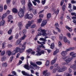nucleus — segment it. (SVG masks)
Segmentation results:
<instances>
[{
    "label": "nucleus",
    "mask_w": 76,
    "mask_h": 76,
    "mask_svg": "<svg viewBox=\"0 0 76 76\" xmlns=\"http://www.w3.org/2000/svg\"><path fill=\"white\" fill-rule=\"evenodd\" d=\"M30 64H31V65L30 66H29L28 65V64H26L24 66V67L25 69H27V70H29L30 69V68L32 69H34V67L33 66H34V67L36 69H39V67L38 66H37L36 64L35 63H33L32 62V61L30 62Z\"/></svg>",
    "instance_id": "f257e3e1"
},
{
    "label": "nucleus",
    "mask_w": 76,
    "mask_h": 76,
    "mask_svg": "<svg viewBox=\"0 0 76 76\" xmlns=\"http://www.w3.org/2000/svg\"><path fill=\"white\" fill-rule=\"evenodd\" d=\"M37 31H38L37 33L38 36L41 35V32L42 33V35H43V36H47V34L45 32V30L44 29H42L41 27L38 28Z\"/></svg>",
    "instance_id": "f03ea898"
},
{
    "label": "nucleus",
    "mask_w": 76,
    "mask_h": 76,
    "mask_svg": "<svg viewBox=\"0 0 76 76\" xmlns=\"http://www.w3.org/2000/svg\"><path fill=\"white\" fill-rule=\"evenodd\" d=\"M62 59L64 61H65L66 63H69L71 62V61L72 60V58H70L69 56L63 57H62Z\"/></svg>",
    "instance_id": "7ed1b4c3"
},
{
    "label": "nucleus",
    "mask_w": 76,
    "mask_h": 76,
    "mask_svg": "<svg viewBox=\"0 0 76 76\" xmlns=\"http://www.w3.org/2000/svg\"><path fill=\"white\" fill-rule=\"evenodd\" d=\"M26 37V35H25V34H24L21 39H18V40L17 41V42L15 43V45H19V44L21 42L22 40L25 39Z\"/></svg>",
    "instance_id": "20e7f679"
},
{
    "label": "nucleus",
    "mask_w": 76,
    "mask_h": 76,
    "mask_svg": "<svg viewBox=\"0 0 76 76\" xmlns=\"http://www.w3.org/2000/svg\"><path fill=\"white\" fill-rule=\"evenodd\" d=\"M67 69V67L65 66H64L61 68L60 66H58L57 67V70L58 72H64Z\"/></svg>",
    "instance_id": "39448f33"
},
{
    "label": "nucleus",
    "mask_w": 76,
    "mask_h": 76,
    "mask_svg": "<svg viewBox=\"0 0 76 76\" xmlns=\"http://www.w3.org/2000/svg\"><path fill=\"white\" fill-rule=\"evenodd\" d=\"M18 15L20 18H22L24 16V11L22 10V8H20V10L18 13Z\"/></svg>",
    "instance_id": "423d86ee"
},
{
    "label": "nucleus",
    "mask_w": 76,
    "mask_h": 76,
    "mask_svg": "<svg viewBox=\"0 0 76 76\" xmlns=\"http://www.w3.org/2000/svg\"><path fill=\"white\" fill-rule=\"evenodd\" d=\"M37 50H36V52H37V53L35 55V56H41V55L42 54H44V50H42L40 52H39V51L41 50V49H40V48H37Z\"/></svg>",
    "instance_id": "0eeeda50"
},
{
    "label": "nucleus",
    "mask_w": 76,
    "mask_h": 76,
    "mask_svg": "<svg viewBox=\"0 0 76 76\" xmlns=\"http://www.w3.org/2000/svg\"><path fill=\"white\" fill-rule=\"evenodd\" d=\"M33 16H34V15H33L32 14H27L25 15V19L28 18L29 19H32Z\"/></svg>",
    "instance_id": "6e6552de"
},
{
    "label": "nucleus",
    "mask_w": 76,
    "mask_h": 76,
    "mask_svg": "<svg viewBox=\"0 0 76 76\" xmlns=\"http://www.w3.org/2000/svg\"><path fill=\"white\" fill-rule=\"evenodd\" d=\"M63 40L65 43L67 42V43H68V44H70V41L67 39V38H66V37L64 36L63 37Z\"/></svg>",
    "instance_id": "1a4fd4ad"
},
{
    "label": "nucleus",
    "mask_w": 76,
    "mask_h": 76,
    "mask_svg": "<svg viewBox=\"0 0 76 76\" xmlns=\"http://www.w3.org/2000/svg\"><path fill=\"white\" fill-rule=\"evenodd\" d=\"M26 47L24 45H22L21 49L20 50V53H22L23 51H24V50H25V48Z\"/></svg>",
    "instance_id": "9d476101"
},
{
    "label": "nucleus",
    "mask_w": 76,
    "mask_h": 76,
    "mask_svg": "<svg viewBox=\"0 0 76 76\" xmlns=\"http://www.w3.org/2000/svg\"><path fill=\"white\" fill-rule=\"evenodd\" d=\"M47 24V20H44L43 21L41 24V26L42 27H43L44 26Z\"/></svg>",
    "instance_id": "9b49d317"
},
{
    "label": "nucleus",
    "mask_w": 76,
    "mask_h": 76,
    "mask_svg": "<svg viewBox=\"0 0 76 76\" xmlns=\"http://www.w3.org/2000/svg\"><path fill=\"white\" fill-rule=\"evenodd\" d=\"M32 50L31 49H29L27 50L26 51L27 52V53H31V54H33V55H34V54H35V52L34 51L32 52Z\"/></svg>",
    "instance_id": "f8f14e48"
},
{
    "label": "nucleus",
    "mask_w": 76,
    "mask_h": 76,
    "mask_svg": "<svg viewBox=\"0 0 76 76\" xmlns=\"http://www.w3.org/2000/svg\"><path fill=\"white\" fill-rule=\"evenodd\" d=\"M69 55L72 57H76V53H75L74 52H72L70 53Z\"/></svg>",
    "instance_id": "ddd939ff"
},
{
    "label": "nucleus",
    "mask_w": 76,
    "mask_h": 76,
    "mask_svg": "<svg viewBox=\"0 0 76 76\" xmlns=\"http://www.w3.org/2000/svg\"><path fill=\"white\" fill-rule=\"evenodd\" d=\"M57 57H56L54 58V59L52 60L51 62V65H53L55 63H56V60H57Z\"/></svg>",
    "instance_id": "4468645a"
},
{
    "label": "nucleus",
    "mask_w": 76,
    "mask_h": 76,
    "mask_svg": "<svg viewBox=\"0 0 76 76\" xmlns=\"http://www.w3.org/2000/svg\"><path fill=\"white\" fill-rule=\"evenodd\" d=\"M31 10L33 11V13L34 15H37V10L35 9H33L32 8L30 9Z\"/></svg>",
    "instance_id": "2eb2a0df"
},
{
    "label": "nucleus",
    "mask_w": 76,
    "mask_h": 76,
    "mask_svg": "<svg viewBox=\"0 0 76 76\" xmlns=\"http://www.w3.org/2000/svg\"><path fill=\"white\" fill-rule=\"evenodd\" d=\"M70 68L72 69L73 70H76V65L73 64L70 66Z\"/></svg>",
    "instance_id": "dca6fc26"
},
{
    "label": "nucleus",
    "mask_w": 76,
    "mask_h": 76,
    "mask_svg": "<svg viewBox=\"0 0 76 76\" xmlns=\"http://www.w3.org/2000/svg\"><path fill=\"white\" fill-rule=\"evenodd\" d=\"M48 38V37H45L44 38H41L39 39V40L40 41H44V42H46V41H47V40H46V38Z\"/></svg>",
    "instance_id": "f3484780"
},
{
    "label": "nucleus",
    "mask_w": 76,
    "mask_h": 76,
    "mask_svg": "<svg viewBox=\"0 0 76 76\" xmlns=\"http://www.w3.org/2000/svg\"><path fill=\"white\" fill-rule=\"evenodd\" d=\"M18 26L19 27V29H21L23 25L22 23L20 22L18 24Z\"/></svg>",
    "instance_id": "a211bd4d"
},
{
    "label": "nucleus",
    "mask_w": 76,
    "mask_h": 76,
    "mask_svg": "<svg viewBox=\"0 0 76 76\" xmlns=\"http://www.w3.org/2000/svg\"><path fill=\"white\" fill-rule=\"evenodd\" d=\"M4 23H5V21L4 20H2L0 22V26H3V25H4Z\"/></svg>",
    "instance_id": "6ab92c4d"
},
{
    "label": "nucleus",
    "mask_w": 76,
    "mask_h": 76,
    "mask_svg": "<svg viewBox=\"0 0 76 76\" xmlns=\"http://www.w3.org/2000/svg\"><path fill=\"white\" fill-rule=\"evenodd\" d=\"M61 55L63 56H65L67 54V52L66 51H62L61 53Z\"/></svg>",
    "instance_id": "aec40b11"
},
{
    "label": "nucleus",
    "mask_w": 76,
    "mask_h": 76,
    "mask_svg": "<svg viewBox=\"0 0 76 76\" xmlns=\"http://www.w3.org/2000/svg\"><path fill=\"white\" fill-rule=\"evenodd\" d=\"M58 52H59V50L58 49H56L55 51H54L53 54V55H56L57 54Z\"/></svg>",
    "instance_id": "412c9836"
},
{
    "label": "nucleus",
    "mask_w": 76,
    "mask_h": 76,
    "mask_svg": "<svg viewBox=\"0 0 76 76\" xmlns=\"http://www.w3.org/2000/svg\"><path fill=\"white\" fill-rule=\"evenodd\" d=\"M12 11L13 13H18V10L15 8H14L12 9Z\"/></svg>",
    "instance_id": "4be33fe9"
},
{
    "label": "nucleus",
    "mask_w": 76,
    "mask_h": 76,
    "mask_svg": "<svg viewBox=\"0 0 76 76\" xmlns=\"http://www.w3.org/2000/svg\"><path fill=\"white\" fill-rule=\"evenodd\" d=\"M7 15L6 13H5L3 14L2 17V19H4V18H6L7 17Z\"/></svg>",
    "instance_id": "5701e85b"
},
{
    "label": "nucleus",
    "mask_w": 76,
    "mask_h": 76,
    "mask_svg": "<svg viewBox=\"0 0 76 76\" xmlns=\"http://www.w3.org/2000/svg\"><path fill=\"white\" fill-rule=\"evenodd\" d=\"M31 6H32V4L31 2V1H30L28 0V6L29 7V8H30L31 7Z\"/></svg>",
    "instance_id": "b1692460"
},
{
    "label": "nucleus",
    "mask_w": 76,
    "mask_h": 76,
    "mask_svg": "<svg viewBox=\"0 0 76 76\" xmlns=\"http://www.w3.org/2000/svg\"><path fill=\"white\" fill-rule=\"evenodd\" d=\"M50 64V62H49V61L47 60L46 61L45 65L46 66H48Z\"/></svg>",
    "instance_id": "393cba45"
},
{
    "label": "nucleus",
    "mask_w": 76,
    "mask_h": 76,
    "mask_svg": "<svg viewBox=\"0 0 76 76\" xmlns=\"http://www.w3.org/2000/svg\"><path fill=\"white\" fill-rule=\"evenodd\" d=\"M20 49L19 47H17L15 49V50L16 51V52L18 53L20 51Z\"/></svg>",
    "instance_id": "a878e982"
},
{
    "label": "nucleus",
    "mask_w": 76,
    "mask_h": 76,
    "mask_svg": "<svg viewBox=\"0 0 76 76\" xmlns=\"http://www.w3.org/2000/svg\"><path fill=\"white\" fill-rule=\"evenodd\" d=\"M31 26V24H30L29 23L27 24L26 26V29H28V28Z\"/></svg>",
    "instance_id": "bb28decb"
},
{
    "label": "nucleus",
    "mask_w": 76,
    "mask_h": 76,
    "mask_svg": "<svg viewBox=\"0 0 76 76\" xmlns=\"http://www.w3.org/2000/svg\"><path fill=\"white\" fill-rule=\"evenodd\" d=\"M63 34H60L59 36V39L61 40L63 39Z\"/></svg>",
    "instance_id": "cd10ccee"
},
{
    "label": "nucleus",
    "mask_w": 76,
    "mask_h": 76,
    "mask_svg": "<svg viewBox=\"0 0 76 76\" xmlns=\"http://www.w3.org/2000/svg\"><path fill=\"white\" fill-rule=\"evenodd\" d=\"M54 48V43H52L50 47V48H51V49H53Z\"/></svg>",
    "instance_id": "c85d7f7f"
},
{
    "label": "nucleus",
    "mask_w": 76,
    "mask_h": 76,
    "mask_svg": "<svg viewBox=\"0 0 76 76\" xmlns=\"http://www.w3.org/2000/svg\"><path fill=\"white\" fill-rule=\"evenodd\" d=\"M7 18L8 19L12 20L13 19V17L11 15H9L8 16Z\"/></svg>",
    "instance_id": "c756f323"
},
{
    "label": "nucleus",
    "mask_w": 76,
    "mask_h": 76,
    "mask_svg": "<svg viewBox=\"0 0 76 76\" xmlns=\"http://www.w3.org/2000/svg\"><path fill=\"white\" fill-rule=\"evenodd\" d=\"M47 18L48 19H50L51 18V14L50 13H48L47 15Z\"/></svg>",
    "instance_id": "7c9ffc66"
},
{
    "label": "nucleus",
    "mask_w": 76,
    "mask_h": 76,
    "mask_svg": "<svg viewBox=\"0 0 76 76\" xmlns=\"http://www.w3.org/2000/svg\"><path fill=\"white\" fill-rule=\"evenodd\" d=\"M66 35L67 37H68L70 38H72V36H71V34H70V33H68L66 34Z\"/></svg>",
    "instance_id": "2f4dec72"
},
{
    "label": "nucleus",
    "mask_w": 76,
    "mask_h": 76,
    "mask_svg": "<svg viewBox=\"0 0 76 76\" xmlns=\"http://www.w3.org/2000/svg\"><path fill=\"white\" fill-rule=\"evenodd\" d=\"M16 53H17V52H16V51H15V50H14L12 51V56L15 55V54H16Z\"/></svg>",
    "instance_id": "473e14b6"
},
{
    "label": "nucleus",
    "mask_w": 76,
    "mask_h": 76,
    "mask_svg": "<svg viewBox=\"0 0 76 76\" xmlns=\"http://www.w3.org/2000/svg\"><path fill=\"white\" fill-rule=\"evenodd\" d=\"M26 32H27V31H26V29H23V35H25V34H26Z\"/></svg>",
    "instance_id": "72a5a7b5"
},
{
    "label": "nucleus",
    "mask_w": 76,
    "mask_h": 76,
    "mask_svg": "<svg viewBox=\"0 0 76 76\" xmlns=\"http://www.w3.org/2000/svg\"><path fill=\"white\" fill-rule=\"evenodd\" d=\"M42 21V19L40 18L37 20V23H41Z\"/></svg>",
    "instance_id": "f704fd0d"
},
{
    "label": "nucleus",
    "mask_w": 76,
    "mask_h": 76,
    "mask_svg": "<svg viewBox=\"0 0 76 76\" xmlns=\"http://www.w3.org/2000/svg\"><path fill=\"white\" fill-rule=\"evenodd\" d=\"M5 44H6V43H5V42H4V43H3L2 45V48H3V49H4V48L6 47V46H5Z\"/></svg>",
    "instance_id": "c9c22d12"
},
{
    "label": "nucleus",
    "mask_w": 76,
    "mask_h": 76,
    "mask_svg": "<svg viewBox=\"0 0 76 76\" xmlns=\"http://www.w3.org/2000/svg\"><path fill=\"white\" fill-rule=\"evenodd\" d=\"M36 63L38 65H41V64H42V62L40 61H37Z\"/></svg>",
    "instance_id": "e433bc0d"
},
{
    "label": "nucleus",
    "mask_w": 76,
    "mask_h": 76,
    "mask_svg": "<svg viewBox=\"0 0 76 76\" xmlns=\"http://www.w3.org/2000/svg\"><path fill=\"white\" fill-rule=\"evenodd\" d=\"M2 66L3 67H6L7 66V64L6 63H3L2 64Z\"/></svg>",
    "instance_id": "4c0bfd02"
},
{
    "label": "nucleus",
    "mask_w": 76,
    "mask_h": 76,
    "mask_svg": "<svg viewBox=\"0 0 76 76\" xmlns=\"http://www.w3.org/2000/svg\"><path fill=\"white\" fill-rule=\"evenodd\" d=\"M34 20H32L31 21H28V23H29L30 24H31H31H32L34 23Z\"/></svg>",
    "instance_id": "58836bf2"
},
{
    "label": "nucleus",
    "mask_w": 76,
    "mask_h": 76,
    "mask_svg": "<svg viewBox=\"0 0 76 76\" xmlns=\"http://www.w3.org/2000/svg\"><path fill=\"white\" fill-rule=\"evenodd\" d=\"M47 72H48V70H45L43 71L42 74L43 75H45V74H46V73H47Z\"/></svg>",
    "instance_id": "ea45409f"
},
{
    "label": "nucleus",
    "mask_w": 76,
    "mask_h": 76,
    "mask_svg": "<svg viewBox=\"0 0 76 76\" xmlns=\"http://www.w3.org/2000/svg\"><path fill=\"white\" fill-rule=\"evenodd\" d=\"M51 75V73L50 72H48L45 74V76H50Z\"/></svg>",
    "instance_id": "a19ab883"
},
{
    "label": "nucleus",
    "mask_w": 76,
    "mask_h": 76,
    "mask_svg": "<svg viewBox=\"0 0 76 76\" xmlns=\"http://www.w3.org/2000/svg\"><path fill=\"white\" fill-rule=\"evenodd\" d=\"M3 11V5H0V12H2Z\"/></svg>",
    "instance_id": "79ce46f5"
},
{
    "label": "nucleus",
    "mask_w": 76,
    "mask_h": 76,
    "mask_svg": "<svg viewBox=\"0 0 76 76\" xmlns=\"http://www.w3.org/2000/svg\"><path fill=\"white\" fill-rule=\"evenodd\" d=\"M36 27V25L35 24H33L31 26V28H35Z\"/></svg>",
    "instance_id": "37998d69"
},
{
    "label": "nucleus",
    "mask_w": 76,
    "mask_h": 76,
    "mask_svg": "<svg viewBox=\"0 0 76 76\" xmlns=\"http://www.w3.org/2000/svg\"><path fill=\"white\" fill-rule=\"evenodd\" d=\"M5 54V51L4 50H3V51H2L1 53V56H3Z\"/></svg>",
    "instance_id": "c03bdc74"
},
{
    "label": "nucleus",
    "mask_w": 76,
    "mask_h": 76,
    "mask_svg": "<svg viewBox=\"0 0 76 76\" xmlns=\"http://www.w3.org/2000/svg\"><path fill=\"white\" fill-rule=\"evenodd\" d=\"M65 8H66V4H64L62 7V10L63 11L65 10Z\"/></svg>",
    "instance_id": "a18cd8bd"
},
{
    "label": "nucleus",
    "mask_w": 76,
    "mask_h": 76,
    "mask_svg": "<svg viewBox=\"0 0 76 76\" xmlns=\"http://www.w3.org/2000/svg\"><path fill=\"white\" fill-rule=\"evenodd\" d=\"M56 29L57 31L58 32H61V30L60 29V28L58 27H56Z\"/></svg>",
    "instance_id": "49530a36"
},
{
    "label": "nucleus",
    "mask_w": 76,
    "mask_h": 76,
    "mask_svg": "<svg viewBox=\"0 0 76 76\" xmlns=\"http://www.w3.org/2000/svg\"><path fill=\"white\" fill-rule=\"evenodd\" d=\"M56 70L57 71V69H54L52 71L53 73H56Z\"/></svg>",
    "instance_id": "de8ad7c7"
},
{
    "label": "nucleus",
    "mask_w": 76,
    "mask_h": 76,
    "mask_svg": "<svg viewBox=\"0 0 76 76\" xmlns=\"http://www.w3.org/2000/svg\"><path fill=\"white\" fill-rule=\"evenodd\" d=\"M12 73L13 75H14L15 76H18L16 75V73L15 71H13L12 72Z\"/></svg>",
    "instance_id": "09e8293b"
},
{
    "label": "nucleus",
    "mask_w": 76,
    "mask_h": 76,
    "mask_svg": "<svg viewBox=\"0 0 76 76\" xmlns=\"http://www.w3.org/2000/svg\"><path fill=\"white\" fill-rule=\"evenodd\" d=\"M18 37H19V34L17 33L16 34L15 36V38H16V39H18Z\"/></svg>",
    "instance_id": "8fccbe9b"
},
{
    "label": "nucleus",
    "mask_w": 76,
    "mask_h": 76,
    "mask_svg": "<svg viewBox=\"0 0 76 76\" xmlns=\"http://www.w3.org/2000/svg\"><path fill=\"white\" fill-rule=\"evenodd\" d=\"M71 14L72 16H75L76 17V14L75 12H72Z\"/></svg>",
    "instance_id": "3c124183"
},
{
    "label": "nucleus",
    "mask_w": 76,
    "mask_h": 76,
    "mask_svg": "<svg viewBox=\"0 0 76 76\" xmlns=\"http://www.w3.org/2000/svg\"><path fill=\"white\" fill-rule=\"evenodd\" d=\"M42 3L43 5L45 4V0H42Z\"/></svg>",
    "instance_id": "603ef678"
},
{
    "label": "nucleus",
    "mask_w": 76,
    "mask_h": 76,
    "mask_svg": "<svg viewBox=\"0 0 76 76\" xmlns=\"http://www.w3.org/2000/svg\"><path fill=\"white\" fill-rule=\"evenodd\" d=\"M12 30L11 29H10V30H9L8 31V34H9V35H10V34H12Z\"/></svg>",
    "instance_id": "864d4df0"
},
{
    "label": "nucleus",
    "mask_w": 76,
    "mask_h": 76,
    "mask_svg": "<svg viewBox=\"0 0 76 76\" xmlns=\"http://www.w3.org/2000/svg\"><path fill=\"white\" fill-rule=\"evenodd\" d=\"M21 2L23 5L25 4V0H21Z\"/></svg>",
    "instance_id": "5fc2aeb1"
},
{
    "label": "nucleus",
    "mask_w": 76,
    "mask_h": 76,
    "mask_svg": "<svg viewBox=\"0 0 76 76\" xmlns=\"http://www.w3.org/2000/svg\"><path fill=\"white\" fill-rule=\"evenodd\" d=\"M2 61H5L6 60V57L3 56L1 58Z\"/></svg>",
    "instance_id": "6e6d98bb"
},
{
    "label": "nucleus",
    "mask_w": 76,
    "mask_h": 76,
    "mask_svg": "<svg viewBox=\"0 0 76 76\" xmlns=\"http://www.w3.org/2000/svg\"><path fill=\"white\" fill-rule=\"evenodd\" d=\"M7 53H8V55L9 56H10L11 55V51H8L7 52Z\"/></svg>",
    "instance_id": "4d7b16f0"
},
{
    "label": "nucleus",
    "mask_w": 76,
    "mask_h": 76,
    "mask_svg": "<svg viewBox=\"0 0 76 76\" xmlns=\"http://www.w3.org/2000/svg\"><path fill=\"white\" fill-rule=\"evenodd\" d=\"M53 68H54V66H51L49 68V69L51 70H53Z\"/></svg>",
    "instance_id": "13d9d810"
},
{
    "label": "nucleus",
    "mask_w": 76,
    "mask_h": 76,
    "mask_svg": "<svg viewBox=\"0 0 76 76\" xmlns=\"http://www.w3.org/2000/svg\"><path fill=\"white\" fill-rule=\"evenodd\" d=\"M13 56H12L10 57V62L12 61V60H13Z\"/></svg>",
    "instance_id": "bf43d9fd"
},
{
    "label": "nucleus",
    "mask_w": 76,
    "mask_h": 76,
    "mask_svg": "<svg viewBox=\"0 0 76 76\" xmlns=\"http://www.w3.org/2000/svg\"><path fill=\"white\" fill-rule=\"evenodd\" d=\"M64 3V0H62L60 3V5L62 6Z\"/></svg>",
    "instance_id": "052dcab7"
},
{
    "label": "nucleus",
    "mask_w": 76,
    "mask_h": 76,
    "mask_svg": "<svg viewBox=\"0 0 76 76\" xmlns=\"http://www.w3.org/2000/svg\"><path fill=\"white\" fill-rule=\"evenodd\" d=\"M45 50H47V51L48 53H51L52 51L51 50H49V49H45Z\"/></svg>",
    "instance_id": "680f3d73"
},
{
    "label": "nucleus",
    "mask_w": 76,
    "mask_h": 76,
    "mask_svg": "<svg viewBox=\"0 0 76 76\" xmlns=\"http://www.w3.org/2000/svg\"><path fill=\"white\" fill-rule=\"evenodd\" d=\"M10 13V10H8L7 11V12L6 13L7 15H9Z\"/></svg>",
    "instance_id": "e2e57ef3"
},
{
    "label": "nucleus",
    "mask_w": 76,
    "mask_h": 76,
    "mask_svg": "<svg viewBox=\"0 0 76 76\" xmlns=\"http://www.w3.org/2000/svg\"><path fill=\"white\" fill-rule=\"evenodd\" d=\"M59 12V10H58L55 12V13L56 14V15H57L58 13Z\"/></svg>",
    "instance_id": "0e129e2a"
},
{
    "label": "nucleus",
    "mask_w": 76,
    "mask_h": 76,
    "mask_svg": "<svg viewBox=\"0 0 76 76\" xmlns=\"http://www.w3.org/2000/svg\"><path fill=\"white\" fill-rule=\"evenodd\" d=\"M11 0H6V3L7 4H9Z\"/></svg>",
    "instance_id": "69168bd1"
},
{
    "label": "nucleus",
    "mask_w": 76,
    "mask_h": 76,
    "mask_svg": "<svg viewBox=\"0 0 76 76\" xmlns=\"http://www.w3.org/2000/svg\"><path fill=\"white\" fill-rule=\"evenodd\" d=\"M39 18H43L44 17V15L43 14H40L39 15Z\"/></svg>",
    "instance_id": "338daca9"
},
{
    "label": "nucleus",
    "mask_w": 76,
    "mask_h": 76,
    "mask_svg": "<svg viewBox=\"0 0 76 76\" xmlns=\"http://www.w3.org/2000/svg\"><path fill=\"white\" fill-rule=\"evenodd\" d=\"M66 76H72V75L69 74V73H67L66 74Z\"/></svg>",
    "instance_id": "774afa93"
}]
</instances>
